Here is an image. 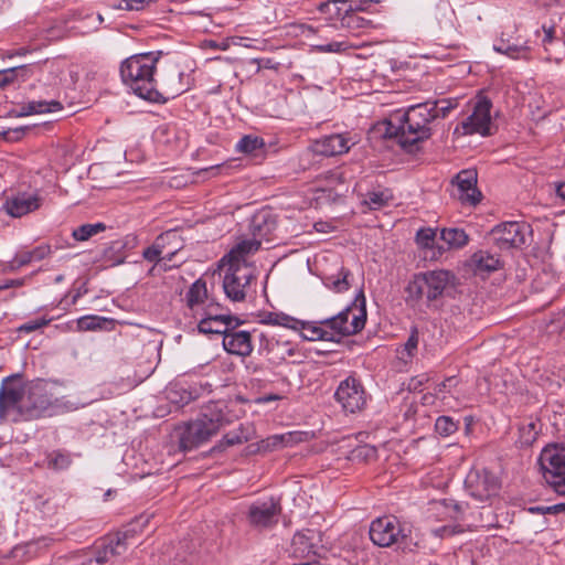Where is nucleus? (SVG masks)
<instances>
[{
  "label": "nucleus",
  "instance_id": "obj_1",
  "mask_svg": "<svg viewBox=\"0 0 565 565\" xmlns=\"http://www.w3.org/2000/svg\"><path fill=\"white\" fill-rule=\"evenodd\" d=\"M434 109V103L428 99L411 105L404 113H395L386 122L385 136L396 139L404 150L413 152L419 142L433 135Z\"/></svg>",
  "mask_w": 565,
  "mask_h": 565
},
{
  "label": "nucleus",
  "instance_id": "obj_2",
  "mask_svg": "<svg viewBox=\"0 0 565 565\" xmlns=\"http://www.w3.org/2000/svg\"><path fill=\"white\" fill-rule=\"evenodd\" d=\"M159 61V53L136 54L126 58L120 65V76L125 85L140 98L161 103L166 98L157 89L154 72Z\"/></svg>",
  "mask_w": 565,
  "mask_h": 565
},
{
  "label": "nucleus",
  "instance_id": "obj_3",
  "mask_svg": "<svg viewBox=\"0 0 565 565\" xmlns=\"http://www.w3.org/2000/svg\"><path fill=\"white\" fill-rule=\"evenodd\" d=\"M230 420L217 403L207 405L201 415L189 423L180 438V447L190 450L209 440Z\"/></svg>",
  "mask_w": 565,
  "mask_h": 565
},
{
  "label": "nucleus",
  "instance_id": "obj_4",
  "mask_svg": "<svg viewBox=\"0 0 565 565\" xmlns=\"http://www.w3.org/2000/svg\"><path fill=\"white\" fill-rule=\"evenodd\" d=\"M454 275L448 270H430L415 275L405 288L406 302L413 306L426 298L428 303L436 301L450 286Z\"/></svg>",
  "mask_w": 565,
  "mask_h": 565
},
{
  "label": "nucleus",
  "instance_id": "obj_5",
  "mask_svg": "<svg viewBox=\"0 0 565 565\" xmlns=\"http://www.w3.org/2000/svg\"><path fill=\"white\" fill-rule=\"evenodd\" d=\"M148 521V516L140 515L131 522L126 530L118 531L100 539L95 544V555L88 559L87 565H90L93 562L98 565H105L106 563L124 555L128 550L130 539H132L137 533V527L145 526Z\"/></svg>",
  "mask_w": 565,
  "mask_h": 565
},
{
  "label": "nucleus",
  "instance_id": "obj_6",
  "mask_svg": "<svg viewBox=\"0 0 565 565\" xmlns=\"http://www.w3.org/2000/svg\"><path fill=\"white\" fill-rule=\"evenodd\" d=\"M57 399L50 393L46 382L36 380L23 385V402L20 415L23 420H34L51 416Z\"/></svg>",
  "mask_w": 565,
  "mask_h": 565
},
{
  "label": "nucleus",
  "instance_id": "obj_7",
  "mask_svg": "<svg viewBox=\"0 0 565 565\" xmlns=\"http://www.w3.org/2000/svg\"><path fill=\"white\" fill-rule=\"evenodd\" d=\"M366 321V300L363 290L356 295L353 303L337 316L320 321L339 335H351L360 332Z\"/></svg>",
  "mask_w": 565,
  "mask_h": 565
},
{
  "label": "nucleus",
  "instance_id": "obj_8",
  "mask_svg": "<svg viewBox=\"0 0 565 565\" xmlns=\"http://www.w3.org/2000/svg\"><path fill=\"white\" fill-rule=\"evenodd\" d=\"M539 462L545 481L555 492L565 495V447H545Z\"/></svg>",
  "mask_w": 565,
  "mask_h": 565
},
{
  "label": "nucleus",
  "instance_id": "obj_9",
  "mask_svg": "<svg viewBox=\"0 0 565 565\" xmlns=\"http://www.w3.org/2000/svg\"><path fill=\"white\" fill-rule=\"evenodd\" d=\"M223 289L232 301H243L246 288L253 278V268L247 263L225 264Z\"/></svg>",
  "mask_w": 565,
  "mask_h": 565
},
{
  "label": "nucleus",
  "instance_id": "obj_10",
  "mask_svg": "<svg viewBox=\"0 0 565 565\" xmlns=\"http://www.w3.org/2000/svg\"><path fill=\"white\" fill-rule=\"evenodd\" d=\"M371 541L380 547L402 545L407 535L396 518L382 516L372 521L369 530Z\"/></svg>",
  "mask_w": 565,
  "mask_h": 565
},
{
  "label": "nucleus",
  "instance_id": "obj_11",
  "mask_svg": "<svg viewBox=\"0 0 565 565\" xmlns=\"http://www.w3.org/2000/svg\"><path fill=\"white\" fill-rule=\"evenodd\" d=\"M335 401L345 413L354 414L365 408L367 395L360 380L348 376L340 382L334 393Z\"/></svg>",
  "mask_w": 565,
  "mask_h": 565
},
{
  "label": "nucleus",
  "instance_id": "obj_12",
  "mask_svg": "<svg viewBox=\"0 0 565 565\" xmlns=\"http://www.w3.org/2000/svg\"><path fill=\"white\" fill-rule=\"evenodd\" d=\"M281 514L279 500L269 498L257 500L248 507L246 519L248 524L257 530H267L274 527Z\"/></svg>",
  "mask_w": 565,
  "mask_h": 565
},
{
  "label": "nucleus",
  "instance_id": "obj_13",
  "mask_svg": "<svg viewBox=\"0 0 565 565\" xmlns=\"http://www.w3.org/2000/svg\"><path fill=\"white\" fill-rule=\"evenodd\" d=\"M465 488L472 498L483 502L498 493L500 482L491 471L472 468L466 476Z\"/></svg>",
  "mask_w": 565,
  "mask_h": 565
},
{
  "label": "nucleus",
  "instance_id": "obj_14",
  "mask_svg": "<svg viewBox=\"0 0 565 565\" xmlns=\"http://www.w3.org/2000/svg\"><path fill=\"white\" fill-rule=\"evenodd\" d=\"M14 376L3 380L0 387V420H23L20 406L23 402V386L13 382Z\"/></svg>",
  "mask_w": 565,
  "mask_h": 565
},
{
  "label": "nucleus",
  "instance_id": "obj_15",
  "mask_svg": "<svg viewBox=\"0 0 565 565\" xmlns=\"http://www.w3.org/2000/svg\"><path fill=\"white\" fill-rule=\"evenodd\" d=\"M491 107L492 103L488 97H478L471 115L461 122L463 135L480 134L481 136H489L491 134Z\"/></svg>",
  "mask_w": 565,
  "mask_h": 565
},
{
  "label": "nucleus",
  "instance_id": "obj_16",
  "mask_svg": "<svg viewBox=\"0 0 565 565\" xmlns=\"http://www.w3.org/2000/svg\"><path fill=\"white\" fill-rule=\"evenodd\" d=\"M525 228L523 223L503 222L490 232V238L500 249L521 247L525 243Z\"/></svg>",
  "mask_w": 565,
  "mask_h": 565
},
{
  "label": "nucleus",
  "instance_id": "obj_17",
  "mask_svg": "<svg viewBox=\"0 0 565 565\" xmlns=\"http://www.w3.org/2000/svg\"><path fill=\"white\" fill-rule=\"evenodd\" d=\"M259 350L266 355L269 362L280 364L288 358L296 355L297 347L281 335L263 333Z\"/></svg>",
  "mask_w": 565,
  "mask_h": 565
},
{
  "label": "nucleus",
  "instance_id": "obj_18",
  "mask_svg": "<svg viewBox=\"0 0 565 565\" xmlns=\"http://www.w3.org/2000/svg\"><path fill=\"white\" fill-rule=\"evenodd\" d=\"M243 323L238 319L230 331L225 333L222 344L224 350L233 355L247 358L252 354L254 345L252 341V333L246 330H239L238 327Z\"/></svg>",
  "mask_w": 565,
  "mask_h": 565
},
{
  "label": "nucleus",
  "instance_id": "obj_19",
  "mask_svg": "<svg viewBox=\"0 0 565 565\" xmlns=\"http://www.w3.org/2000/svg\"><path fill=\"white\" fill-rule=\"evenodd\" d=\"M353 142L342 134H333L315 140L309 149L313 154L333 157L348 152Z\"/></svg>",
  "mask_w": 565,
  "mask_h": 565
},
{
  "label": "nucleus",
  "instance_id": "obj_20",
  "mask_svg": "<svg viewBox=\"0 0 565 565\" xmlns=\"http://www.w3.org/2000/svg\"><path fill=\"white\" fill-rule=\"evenodd\" d=\"M477 172L462 170L452 180L457 185V196L462 204L477 205L481 200V192L477 188Z\"/></svg>",
  "mask_w": 565,
  "mask_h": 565
},
{
  "label": "nucleus",
  "instance_id": "obj_21",
  "mask_svg": "<svg viewBox=\"0 0 565 565\" xmlns=\"http://www.w3.org/2000/svg\"><path fill=\"white\" fill-rule=\"evenodd\" d=\"M536 35L541 38V43L545 50L547 61H554L556 64H562L565 60V42L562 38L556 35L554 25L542 26V30L536 31Z\"/></svg>",
  "mask_w": 565,
  "mask_h": 565
},
{
  "label": "nucleus",
  "instance_id": "obj_22",
  "mask_svg": "<svg viewBox=\"0 0 565 565\" xmlns=\"http://www.w3.org/2000/svg\"><path fill=\"white\" fill-rule=\"evenodd\" d=\"M276 226V216L273 212L269 209H262L249 218L248 232L253 238H258L262 243V239H270L269 236Z\"/></svg>",
  "mask_w": 565,
  "mask_h": 565
},
{
  "label": "nucleus",
  "instance_id": "obj_23",
  "mask_svg": "<svg viewBox=\"0 0 565 565\" xmlns=\"http://www.w3.org/2000/svg\"><path fill=\"white\" fill-rule=\"evenodd\" d=\"M41 204L40 195L22 193L7 199L2 209L12 217H21L38 210Z\"/></svg>",
  "mask_w": 565,
  "mask_h": 565
},
{
  "label": "nucleus",
  "instance_id": "obj_24",
  "mask_svg": "<svg viewBox=\"0 0 565 565\" xmlns=\"http://www.w3.org/2000/svg\"><path fill=\"white\" fill-rule=\"evenodd\" d=\"M212 298L209 296L206 282L203 279L195 280L185 294V305L190 315L195 319Z\"/></svg>",
  "mask_w": 565,
  "mask_h": 565
},
{
  "label": "nucleus",
  "instance_id": "obj_25",
  "mask_svg": "<svg viewBox=\"0 0 565 565\" xmlns=\"http://www.w3.org/2000/svg\"><path fill=\"white\" fill-rule=\"evenodd\" d=\"M260 242L258 238L244 239L236 244L221 260L220 267H225V264H241L247 263L246 257L258 250Z\"/></svg>",
  "mask_w": 565,
  "mask_h": 565
},
{
  "label": "nucleus",
  "instance_id": "obj_26",
  "mask_svg": "<svg viewBox=\"0 0 565 565\" xmlns=\"http://www.w3.org/2000/svg\"><path fill=\"white\" fill-rule=\"evenodd\" d=\"M51 254V246L42 244L31 250H21L8 263L9 270H17L32 262H40Z\"/></svg>",
  "mask_w": 565,
  "mask_h": 565
},
{
  "label": "nucleus",
  "instance_id": "obj_27",
  "mask_svg": "<svg viewBox=\"0 0 565 565\" xmlns=\"http://www.w3.org/2000/svg\"><path fill=\"white\" fill-rule=\"evenodd\" d=\"M315 532L307 530L295 534L292 539L294 554L298 557H310L318 555V544L315 542Z\"/></svg>",
  "mask_w": 565,
  "mask_h": 565
},
{
  "label": "nucleus",
  "instance_id": "obj_28",
  "mask_svg": "<svg viewBox=\"0 0 565 565\" xmlns=\"http://www.w3.org/2000/svg\"><path fill=\"white\" fill-rule=\"evenodd\" d=\"M236 316L218 318V319H200L198 330L203 334H221L223 338L231 327L238 320Z\"/></svg>",
  "mask_w": 565,
  "mask_h": 565
},
{
  "label": "nucleus",
  "instance_id": "obj_29",
  "mask_svg": "<svg viewBox=\"0 0 565 565\" xmlns=\"http://www.w3.org/2000/svg\"><path fill=\"white\" fill-rule=\"evenodd\" d=\"M63 106L57 100H32L26 104H23L19 110L11 111V116L14 117H25L34 114H46L62 110Z\"/></svg>",
  "mask_w": 565,
  "mask_h": 565
},
{
  "label": "nucleus",
  "instance_id": "obj_30",
  "mask_svg": "<svg viewBox=\"0 0 565 565\" xmlns=\"http://www.w3.org/2000/svg\"><path fill=\"white\" fill-rule=\"evenodd\" d=\"M502 35H504L502 33ZM494 51L505 54L511 58H529L530 47L526 43L511 42L503 36L493 46Z\"/></svg>",
  "mask_w": 565,
  "mask_h": 565
},
{
  "label": "nucleus",
  "instance_id": "obj_31",
  "mask_svg": "<svg viewBox=\"0 0 565 565\" xmlns=\"http://www.w3.org/2000/svg\"><path fill=\"white\" fill-rule=\"evenodd\" d=\"M156 239L162 241L160 242V245L162 246L168 260H171L172 257L183 247V239L177 228L161 233L156 237Z\"/></svg>",
  "mask_w": 565,
  "mask_h": 565
},
{
  "label": "nucleus",
  "instance_id": "obj_32",
  "mask_svg": "<svg viewBox=\"0 0 565 565\" xmlns=\"http://www.w3.org/2000/svg\"><path fill=\"white\" fill-rule=\"evenodd\" d=\"M471 262L477 273L489 274L501 267L500 258L484 250L475 253L471 257Z\"/></svg>",
  "mask_w": 565,
  "mask_h": 565
},
{
  "label": "nucleus",
  "instance_id": "obj_33",
  "mask_svg": "<svg viewBox=\"0 0 565 565\" xmlns=\"http://www.w3.org/2000/svg\"><path fill=\"white\" fill-rule=\"evenodd\" d=\"M351 276V271L348 268L341 266L335 274L326 276L323 278V284L326 287L335 292H343L347 291L351 286L349 281Z\"/></svg>",
  "mask_w": 565,
  "mask_h": 565
},
{
  "label": "nucleus",
  "instance_id": "obj_34",
  "mask_svg": "<svg viewBox=\"0 0 565 565\" xmlns=\"http://www.w3.org/2000/svg\"><path fill=\"white\" fill-rule=\"evenodd\" d=\"M440 237L449 248H462L469 242L468 234L463 230L457 227L441 230Z\"/></svg>",
  "mask_w": 565,
  "mask_h": 565
},
{
  "label": "nucleus",
  "instance_id": "obj_35",
  "mask_svg": "<svg viewBox=\"0 0 565 565\" xmlns=\"http://www.w3.org/2000/svg\"><path fill=\"white\" fill-rule=\"evenodd\" d=\"M263 322L273 324V326H280L285 327L291 330H298L299 326H302L300 323V320L297 318H294L287 313L284 312H268L265 316V319Z\"/></svg>",
  "mask_w": 565,
  "mask_h": 565
},
{
  "label": "nucleus",
  "instance_id": "obj_36",
  "mask_svg": "<svg viewBox=\"0 0 565 565\" xmlns=\"http://www.w3.org/2000/svg\"><path fill=\"white\" fill-rule=\"evenodd\" d=\"M107 228L106 224L98 222L95 224H82L72 232V237L77 242L88 241L90 237L104 232Z\"/></svg>",
  "mask_w": 565,
  "mask_h": 565
},
{
  "label": "nucleus",
  "instance_id": "obj_37",
  "mask_svg": "<svg viewBox=\"0 0 565 565\" xmlns=\"http://www.w3.org/2000/svg\"><path fill=\"white\" fill-rule=\"evenodd\" d=\"M302 326H299L298 330H301V337L308 341H317V340H332V335L329 331L318 327L311 322H306L300 320Z\"/></svg>",
  "mask_w": 565,
  "mask_h": 565
},
{
  "label": "nucleus",
  "instance_id": "obj_38",
  "mask_svg": "<svg viewBox=\"0 0 565 565\" xmlns=\"http://www.w3.org/2000/svg\"><path fill=\"white\" fill-rule=\"evenodd\" d=\"M45 462L49 469L62 471L71 466L72 459L68 452L53 450L46 455Z\"/></svg>",
  "mask_w": 565,
  "mask_h": 565
},
{
  "label": "nucleus",
  "instance_id": "obj_39",
  "mask_svg": "<svg viewBox=\"0 0 565 565\" xmlns=\"http://www.w3.org/2000/svg\"><path fill=\"white\" fill-rule=\"evenodd\" d=\"M392 195L387 190L370 191L365 194L362 204L366 205L370 210H380L387 205Z\"/></svg>",
  "mask_w": 565,
  "mask_h": 565
},
{
  "label": "nucleus",
  "instance_id": "obj_40",
  "mask_svg": "<svg viewBox=\"0 0 565 565\" xmlns=\"http://www.w3.org/2000/svg\"><path fill=\"white\" fill-rule=\"evenodd\" d=\"M341 6H348V0H333L328 2H322L319 4L318 10L321 13L328 14V19L330 21H337L343 19V11L345 12L347 9H343Z\"/></svg>",
  "mask_w": 565,
  "mask_h": 565
},
{
  "label": "nucleus",
  "instance_id": "obj_41",
  "mask_svg": "<svg viewBox=\"0 0 565 565\" xmlns=\"http://www.w3.org/2000/svg\"><path fill=\"white\" fill-rule=\"evenodd\" d=\"M437 19L443 29H452L455 26L456 13L448 2L437 4Z\"/></svg>",
  "mask_w": 565,
  "mask_h": 565
},
{
  "label": "nucleus",
  "instance_id": "obj_42",
  "mask_svg": "<svg viewBox=\"0 0 565 565\" xmlns=\"http://www.w3.org/2000/svg\"><path fill=\"white\" fill-rule=\"evenodd\" d=\"M459 428V422L450 416H439L435 423V430L441 437H448L455 434Z\"/></svg>",
  "mask_w": 565,
  "mask_h": 565
},
{
  "label": "nucleus",
  "instance_id": "obj_43",
  "mask_svg": "<svg viewBox=\"0 0 565 565\" xmlns=\"http://www.w3.org/2000/svg\"><path fill=\"white\" fill-rule=\"evenodd\" d=\"M265 142L262 138L256 136H244L237 143L236 148L244 153H254L264 148Z\"/></svg>",
  "mask_w": 565,
  "mask_h": 565
},
{
  "label": "nucleus",
  "instance_id": "obj_44",
  "mask_svg": "<svg viewBox=\"0 0 565 565\" xmlns=\"http://www.w3.org/2000/svg\"><path fill=\"white\" fill-rule=\"evenodd\" d=\"M249 440L248 429L244 428L243 425L236 430L230 431L223 436L221 444L225 446L241 445Z\"/></svg>",
  "mask_w": 565,
  "mask_h": 565
},
{
  "label": "nucleus",
  "instance_id": "obj_45",
  "mask_svg": "<svg viewBox=\"0 0 565 565\" xmlns=\"http://www.w3.org/2000/svg\"><path fill=\"white\" fill-rule=\"evenodd\" d=\"M231 316L230 313H224L221 305L212 298L195 319L199 321L200 319H218Z\"/></svg>",
  "mask_w": 565,
  "mask_h": 565
},
{
  "label": "nucleus",
  "instance_id": "obj_46",
  "mask_svg": "<svg viewBox=\"0 0 565 565\" xmlns=\"http://www.w3.org/2000/svg\"><path fill=\"white\" fill-rule=\"evenodd\" d=\"M161 239H154L153 243L143 249L142 257L150 263L158 264L161 259H166L167 256L162 257L164 250L160 245Z\"/></svg>",
  "mask_w": 565,
  "mask_h": 565
},
{
  "label": "nucleus",
  "instance_id": "obj_47",
  "mask_svg": "<svg viewBox=\"0 0 565 565\" xmlns=\"http://www.w3.org/2000/svg\"><path fill=\"white\" fill-rule=\"evenodd\" d=\"M25 72V66L10 67L0 71V87H6L17 81L18 76Z\"/></svg>",
  "mask_w": 565,
  "mask_h": 565
},
{
  "label": "nucleus",
  "instance_id": "obj_48",
  "mask_svg": "<svg viewBox=\"0 0 565 565\" xmlns=\"http://www.w3.org/2000/svg\"><path fill=\"white\" fill-rule=\"evenodd\" d=\"M435 109L431 111L434 113V120L438 118H446L450 110L456 106L450 99H440V100H433Z\"/></svg>",
  "mask_w": 565,
  "mask_h": 565
},
{
  "label": "nucleus",
  "instance_id": "obj_49",
  "mask_svg": "<svg viewBox=\"0 0 565 565\" xmlns=\"http://www.w3.org/2000/svg\"><path fill=\"white\" fill-rule=\"evenodd\" d=\"M418 345V331L417 328H412L411 334L405 342L402 351L399 352L402 355V359L404 358V354H406L408 358H412L415 355L417 351Z\"/></svg>",
  "mask_w": 565,
  "mask_h": 565
},
{
  "label": "nucleus",
  "instance_id": "obj_50",
  "mask_svg": "<svg viewBox=\"0 0 565 565\" xmlns=\"http://www.w3.org/2000/svg\"><path fill=\"white\" fill-rule=\"evenodd\" d=\"M51 321H52V318H45V317L36 318L34 320H30V321L21 324L18 328V331L20 333H31V332H34V331L43 328V327H46Z\"/></svg>",
  "mask_w": 565,
  "mask_h": 565
},
{
  "label": "nucleus",
  "instance_id": "obj_51",
  "mask_svg": "<svg viewBox=\"0 0 565 565\" xmlns=\"http://www.w3.org/2000/svg\"><path fill=\"white\" fill-rule=\"evenodd\" d=\"M436 238V231L433 228H420L416 234V242L423 247H433Z\"/></svg>",
  "mask_w": 565,
  "mask_h": 565
},
{
  "label": "nucleus",
  "instance_id": "obj_52",
  "mask_svg": "<svg viewBox=\"0 0 565 565\" xmlns=\"http://www.w3.org/2000/svg\"><path fill=\"white\" fill-rule=\"evenodd\" d=\"M103 319L96 316H86L77 320V327L81 331H89L102 328Z\"/></svg>",
  "mask_w": 565,
  "mask_h": 565
},
{
  "label": "nucleus",
  "instance_id": "obj_53",
  "mask_svg": "<svg viewBox=\"0 0 565 565\" xmlns=\"http://www.w3.org/2000/svg\"><path fill=\"white\" fill-rule=\"evenodd\" d=\"M152 0H120L119 4L117 6L120 10H127V11H139L142 10L147 3L151 2Z\"/></svg>",
  "mask_w": 565,
  "mask_h": 565
},
{
  "label": "nucleus",
  "instance_id": "obj_54",
  "mask_svg": "<svg viewBox=\"0 0 565 565\" xmlns=\"http://www.w3.org/2000/svg\"><path fill=\"white\" fill-rule=\"evenodd\" d=\"M458 382L459 381L456 376H449L445 381H443L436 385L435 392H436V394L449 392L452 387L458 385Z\"/></svg>",
  "mask_w": 565,
  "mask_h": 565
},
{
  "label": "nucleus",
  "instance_id": "obj_55",
  "mask_svg": "<svg viewBox=\"0 0 565 565\" xmlns=\"http://www.w3.org/2000/svg\"><path fill=\"white\" fill-rule=\"evenodd\" d=\"M319 52L322 53H338L347 49L345 42H331L326 45L317 46Z\"/></svg>",
  "mask_w": 565,
  "mask_h": 565
},
{
  "label": "nucleus",
  "instance_id": "obj_56",
  "mask_svg": "<svg viewBox=\"0 0 565 565\" xmlns=\"http://www.w3.org/2000/svg\"><path fill=\"white\" fill-rule=\"evenodd\" d=\"M30 128L29 127H18V128H14V129H9L7 131L3 132V136L6 139L8 140H12V139H20L24 132L26 130H29Z\"/></svg>",
  "mask_w": 565,
  "mask_h": 565
},
{
  "label": "nucleus",
  "instance_id": "obj_57",
  "mask_svg": "<svg viewBox=\"0 0 565 565\" xmlns=\"http://www.w3.org/2000/svg\"><path fill=\"white\" fill-rule=\"evenodd\" d=\"M25 284V278L19 279H7L3 284H0V291L9 288L22 287Z\"/></svg>",
  "mask_w": 565,
  "mask_h": 565
},
{
  "label": "nucleus",
  "instance_id": "obj_58",
  "mask_svg": "<svg viewBox=\"0 0 565 565\" xmlns=\"http://www.w3.org/2000/svg\"><path fill=\"white\" fill-rule=\"evenodd\" d=\"M379 0H361L359 3L353 7L352 4H349V8H347L345 13L349 11H363L366 9L369 3H377Z\"/></svg>",
  "mask_w": 565,
  "mask_h": 565
},
{
  "label": "nucleus",
  "instance_id": "obj_59",
  "mask_svg": "<svg viewBox=\"0 0 565 565\" xmlns=\"http://www.w3.org/2000/svg\"><path fill=\"white\" fill-rule=\"evenodd\" d=\"M173 393H174V392H172V391H170V392H169V398H170V401L175 402V403H180L181 405H186V404H189V403L192 401V398H193L190 392L184 391V392H183V394L181 395L180 399H179V401H177V399H174V398L171 396V394H173Z\"/></svg>",
  "mask_w": 565,
  "mask_h": 565
},
{
  "label": "nucleus",
  "instance_id": "obj_60",
  "mask_svg": "<svg viewBox=\"0 0 565 565\" xmlns=\"http://www.w3.org/2000/svg\"><path fill=\"white\" fill-rule=\"evenodd\" d=\"M565 511V503L545 507V514H557Z\"/></svg>",
  "mask_w": 565,
  "mask_h": 565
},
{
  "label": "nucleus",
  "instance_id": "obj_61",
  "mask_svg": "<svg viewBox=\"0 0 565 565\" xmlns=\"http://www.w3.org/2000/svg\"><path fill=\"white\" fill-rule=\"evenodd\" d=\"M556 194L565 200V181L559 183L557 186H556Z\"/></svg>",
  "mask_w": 565,
  "mask_h": 565
},
{
  "label": "nucleus",
  "instance_id": "obj_62",
  "mask_svg": "<svg viewBox=\"0 0 565 565\" xmlns=\"http://www.w3.org/2000/svg\"><path fill=\"white\" fill-rule=\"evenodd\" d=\"M527 511L533 514H545V507H530Z\"/></svg>",
  "mask_w": 565,
  "mask_h": 565
},
{
  "label": "nucleus",
  "instance_id": "obj_63",
  "mask_svg": "<svg viewBox=\"0 0 565 565\" xmlns=\"http://www.w3.org/2000/svg\"><path fill=\"white\" fill-rule=\"evenodd\" d=\"M282 439H284L282 436H274V437H271L273 445L276 446L277 444H280L282 441Z\"/></svg>",
  "mask_w": 565,
  "mask_h": 565
},
{
  "label": "nucleus",
  "instance_id": "obj_64",
  "mask_svg": "<svg viewBox=\"0 0 565 565\" xmlns=\"http://www.w3.org/2000/svg\"><path fill=\"white\" fill-rule=\"evenodd\" d=\"M559 321H561V324H562V333L565 334V309H564V312L562 313V317H561Z\"/></svg>",
  "mask_w": 565,
  "mask_h": 565
}]
</instances>
